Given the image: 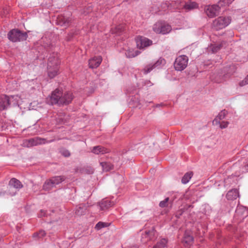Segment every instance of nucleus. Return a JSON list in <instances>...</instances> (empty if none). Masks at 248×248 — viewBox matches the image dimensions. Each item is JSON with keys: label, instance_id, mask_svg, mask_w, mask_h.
Listing matches in <instances>:
<instances>
[{"label": "nucleus", "instance_id": "obj_1", "mask_svg": "<svg viewBox=\"0 0 248 248\" xmlns=\"http://www.w3.org/2000/svg\"><path fill=\"white\" fill-rule=\"evenodd\" d=\"M60 61L56 53H53L49 57L47 62V74L50 78L55 77L59 70Z\"/></svg>", "mask_w": 248, "mask_h": 248}, {"label": "nucleus", "instance_id": "obj_2", "mask_svg": "<svg viewBox=\"0 0 248 248\" xmlns=\"http://www.w3.org/2000/svg\"><path fill=\"white\" fill-rule=\"evenodd\" d=\"M65 180V177L63 175L52 177L46 180L43 185L42 188L45 191H49Z\"/></svg>", "mask_w": 248, "mask_h": 248}, {"label": "nucleus", "instance_id": "obj_3", "mask_svg": "<svg viewBox=\"0 0 248 248\" xmlns=\"http://www.w3.org/2000/svg\"><path fill=\"white\" fill-rule=\"evenodd\" d=\"M8 38L13 42L25 41L28 37L26 32H23L17 29H12L7 34Z\"/></svg>", "mask_w": 248, "mask_h": 248}, {"label": "nucleus", "instance_id": "obj_4", "mask_svg": "<svg viewBox=\"0 0 248 248\" xmlns=\"http://www.w3.org/2000/svg\"><path fill=\"white\" fill-rule=\"evenodd\" d=\"M55 140V139H52L48 140L46 139L37 137L25 140L24 141L23 145L24 147L30 148L39 145L49 143L54 141Z\"/></svg>", "mask_w": 248, "mask_h": 248}, {"label": "nucleus", "instance_id": "obj_5", "mask_svg": "<svg viewBox=\"0 0 248 248\" xmlns=\"http://www.w3.org/2000/svg\"><path fill=\"white\" fill-rule=\"evenodd\" d=\"M188 62V58L186 55H180L175 60L174 67L176 70L181 71L186 67Z\"/></svg>", "mask_w": 248, "mask_h": 248}, {"label": "nucleus", "instance_id": "obj_6", "mask_svg": "<svg viewBox=\"0 0 248 248\" xmlns=\"http://www.w3.org/2000/svg\"><path fill=\"white\" fill-rule=\"evenodd\" d=\"M231 21L230 17L219 16L213 21V28L216 30L222 29L227 26Z\"/></svg>", "mask_w": 248, "mask_h": 248}, {"label": "nucleus", "instance_id": "obj_7", "mask_svg": "<svg viewBox=\"0 0 248 248\" xmlns=\"http://www.w3.org/2000/svg\"><path fill=\"white\" fill-rule=\"evenodd\" d=\"M154 31L157 33L167 34L171 30V26L163 22H157L153 26Z\"/></svg>", "mask_w": 248, "mask_h": 248}, {"label": "nucleus", "instance_id": "obj_8", "mask_svg": "<svg viewBox=\"0 0 248 248\" xmlns=\"http://www.w3.org/2000/svg\"><path fill=\"white\" fill-rule=\"evenodd\" d=\"M61 95L62 91L58 89H56L53 91L51 95L46 98L47 102L51 105L57 104L60 106Z\"/></svg>", "mask_w": 248, "mask_h": 248}, {"label": "nucleus", "instance_id": "obj_9", "mask_svg": "<svg viewBox=\"0 0 248 248\" xmlns=\"http://www.w3.org/2000/svg\"><path fill=\"white\" fill-rule=\"evenodd\" d=\"M137 47L139 49H143L152 45L153 42L149 39L141 36L136 38Z\"/></svg>", "mask_w": 248, "mask_h": 248}, {"label": "nucleus", "instance_id": "obj_10", "mask_svg": "<svg viewBox=\"0 0 248 248\" xmlns=\"http://www.w3.org/2000/svg\"><path fill=\"white\" fill-rule=\"evenodd\" d=\"M165 63V60L162 58H160L154 63H150L145 66L143 70V73L144 74H147L155 68H160L161 65H164Z\"/></svg>", "mask_w": 248, "mask_h": 248}, {"label": "nucleus", "instance_id": "obj_11", "mask_svg": "<svg viewBox=\"0 0 248 248\" xmlns=\"http://www.w3.org/2000/svg\"><path fill=\"white\" fill-rule=\"evenodd\" d=\"M13 102V97L6 95L0 96V110H3L9 108Z\"/></svg>", "mask_w": 248, "mask_h": 248}, {"label": "nucleus", "instance_id": "obj_12", "mask_svg": "<svg viewBox=\"0 0 248 248\" xmlns=\"http://www.w3.org/2000/svg\"><path fill=\"white\" fill-rule=\"evenodd\" d=\"M9 188L7 191V193L11 196H14L16 195V192H10V189L14 187L16 189H19L23 187V185L20 181L15 178H13L9 181Z\"/></svg>", "mask_w": 248, "mask_h": 248}, {"label": "nucleus", "instance_id": "obj_13", "mask_svg": "<svg viewBox=\"0 0 248 248\" xmlns=\"http://www.w3.org/2000/svg\"><path fill=\"white\" fill-rule=\"evenodd\" d=\"M205 11L208 17L212 18L219 14L220 11V8L217 4H216L211 6H208L205 9Z\"/></svg>", "mask_w": 248, "mask_h": 248}, {"label": "nucleus", "instance_id": "obj_14", "mask_svg": "<svg viewBox=\"0 0 248 248\" xmlns=\"http://www.w3.org/2000/svg\"><path fill=\"white\" fill-rule=\"evenodd\" d=\"M73 99V95L70 92H65L64 93L62 92L60 106L68 105L72 102Z\"/></svg>", "mask_w": 248, "mask_h": 248}, {"label": "nucleus", "instance_id": "obj_15", "mask_svg": "<svg viewBox=\"0 0 248 248\" xmlns=\"http://www.w3.org/2000/svg\"><path fill=\"white\" fill-rule=\"evenodd\" d=\"M234 165L235 166H239L240 171L241 173L248 172V158L239 160L234 164Z\"/></svg>", "mask_w": 248, "mask_h": 248}, {"label": "nucleus", "instance_id": "obj_16", "mask_svg": "<svg viewBox=\"0 0 248 248\" xmlns=\"http://www.w3.org/2000/svg\"><path fill=\"white\" fill-rule=\"evenodd\" d=\"M156 237V232L154 226L150 230H145V233L142 234V239L148 238L149 240H154Z\"/></svg>", "mask_w": 248, "mask_h": 248}, {"label": "nucleus", "instance_id": "obj_17", "mask_svg": "<svg viewBox=\"0 0 248 248\" xmlns=\"http://www.w3.org/2000/svg\"><path fill=\"white\" fill-rule=\"evenodd\" d=\"M172 204V202L170 201V197H167L164 200L160 202L159 206L161 208H166L165 212L168 213L171 209Z\"/></svg>", "mask_w": 248, "mask_h": 248}, {"label": "nucleus", "instance_id": "obj_18", "mask_svg": "<svg viewBox=\"0 0 248 248\" xmlns=\"http://www.w3.org/2000/svg\"><path fill=\"white\" fill-rule=\"evenodd\" d=\"M102 61V58L101 56L94 57L89 61V65L90 68H96L98 67Z\"/></svg>", "mask_w": 248, "mask_h": 248}, {"label": "nucleus", "instance_id": "obj_19", "mask_svg": "<svg viewBox=\"0 0 248 248\" xmlns=\"http://www.w3.org/2000/svg\"><path fill=\"white\" fill-rule=\"evenodd\" d=\"M113 205V202H111L109 199H104L99 202V205L100 210H105L112 206Z\"/></svg>", "mask_w": 248, "mask_h": 248}, {"label": "nucleus", "instance_id": "obj_20", "mask_svg": "<svg viewBox=\"0 0 248 248\" xmlns=\"http://www.w3.org/2000/svg\"><path fill=\"white\" fill-rule=\"evenodd\" d=\"M109 152L110 150L109 149L99 145L93 147L92 150V152L96 155L105 154Z\"/></svg>", "mask_w": 248, "mask_h": 248}, {"label": "nucleus", "instance_id": "obj_21", "mask_svg": "<svg viewBox=\"0 0 248 248\" xmlns=\"http://www.w3.org/2000/svg\"><path fill=\"white\" fill-rule=\"evenodd\" d=\"M71 19L69 17H65L62 16H59L57 18V22L58 24L62 26L67 27L71 22Z\"/></svg>", "mask_w": 248, "mask_h": 248}, {"label": "nucleus", "instance_id": "obj_22", "mask_svg": "<svg viewBox=\"0 0 248 248\" xmlns=\"http://www.w3.org/2000/svg\"><path fill=\"white\" fill-rule=\"evenodd\" d=\"M239 197V192L237 189L230 190L226 194V198L228 200H234Z\"/></svg>", "mask_w": 248, "mask_h": 248}, {"label": "nucleus", "instance_id": "obj_23", "mask_svg": "<svg viewBox=\"0 0 248 248\" xmlns=\"http://www.w3.org/2000/svg\"><path fill=\"white\" fill-rule=\"evenodd\" d=\"M183 7L186 10L190 11L198 8V5L195 2L188 1L184 2Z\"/></svg>", "mask_w": 248, "mask_h": 248}, {"label": "nucleus", "instance_id": "obj_24", "mask_svg": "<svg viewBox=\"0 0 248 248\" xmlns=\"http://www.w3.org/2000/svg\"><path fill=\"white\" fill-rule=\"evenodd\" d=\"M102 170L105 171H108L114 169V166L111 163L107 162H101L100 163Z\"/></svg>", "mask_w": 248, "mask_h": 248}, {"label": "nucleus", "instance_id": "obj_25", "mask_svg": "<svg viewBox=\"0 0 248 248\" xmlns=\"http://www.w3.org/2000/svg\"><path fill=\"white\" fill-rule=\"evenodd\" d=\"M193 241V237L192 236L189 232H186L184 237L183 241L184 243L187 244V245H190L192 241Z\"/></svg>", "mask_w": 248, "mask_h": 248}, {"label": "nucleus", "instance_id": "obj_26", "mask_svg": "<svg viewBox=\"0 0 248 248\" xmlns=\"http://www.w3.org/2000/svg\"><path fill=\"white\" fill-rule=\"evenodd\" d=\"M228 112L226 110L224 109L221 110L217 117L214 119V122H216L217 123H220V120H221L225 118V116L227 114Z\"/></svg>", "mask_w": 248, "mask_h": 248}, {"label": "nucleus", "instance_id": "obj_27", "mask_svg": "<svg viewBox=\"0 0 248 248\" xmlns=\"http://www.w3.org/2000/svg\"><path fill=\"white\" fill-rule=\"evenodd\" d=\"M139 54L138 51H134L133 49H128L125 51V55L127 58H133Z\"/></svg>", "mask_w": 248, "mask_h": 248}, {"label": "nucleus", "instance_id": "obj_28", "mask_svg": "<svg viewBox=\"0 0 248 248\" xmlns=\"http://www.w3.org/2000/svg\"><path fill=\"white\" fill-rule=\"evenodd\" d=\"M193 175V173L191 171L187 172L184 175L182 178V183L184 184L187 183Z\"/></svg>", "mask_w": 248, "mask_h": 248}, {"label": "nucleus", "instance_id": "obj_29", "mask_svg": "<svg viewBox=\"0 0 248 248\" xmlns=\"http://www.w3.org/2000/svg\"><path fill=\"white\" fill-rule=\"evenodd\" d=\"M172 3H170V1H165L161 3L160 5V8L161 10L165 11L169 8L171 9L172 7Z\"/></svg>", "mask_w": 248, "mask_h": 248}, {"label": "nucleus", "instance_id": "obj_30", "mask_svg": "<svg viewBox=\"0 0 248 248\" xmlns=\"http://www.w3.org/2000/svg\"><path fill=\"white\" fill-rule=\"evenodd\" d=\"M184 1L182 0L172 1L171 3H172V7L174 9H181L184 5Z\"/></svg>", "mask_w": 248, "mask_h": 248}, {"label": "nucleus", "instance_id": "obj_31", "mask_svg": "<svg viewBox=\"0 0 248 248\" xmlns=\"http://www.w3.org/2000/svg\"><path fill=\"white\" fill-rule=\"evenodd\" d=\"M167 239L163 238L158 242L153 248H164L167 245Z\"/></svg>", "mask_w": 248, "mask_h": 248}, {"label": "nucleus", "instance_id": "obj_32", "mask_svg": "<svg viewBox=\"0 0 248 248\" xmlns=\"http://www.w3.org/2000/svg\"><path fill=\"white\" fill-rule=\"evenodd\" d=\"M233 0H220L217 3V5L221 9V7L229 5Z\"/></svg>", "mask_w": 248, "mask_h": 248}, {"label": "nucleus", "instance_id": "obj_33", "mask_svg": "<svg viewBox=\"0 0 248 248\" xmlns=\"http://www.w3.org/2000/svg\"><path fill=\"white\" fill-rule=\"evenodd\" d=\"M233 0H220L217 3V5L221 9V7L229 5Z\"/></svg>", "mask_w": 248, "mask_h": 248}, {"label": "nucleus", "instance_id": "obj_34", "mask_svg": "<svg viewBox=\"0 0 248 248\" xmlns=\"http://www.w3.org/2000/svg\"><path fill=\"white\" fill-rule=\"evenodd\" d=\"M109 223L99 221L96 224L95 229L97 230H100L103 228L109 226Z\"/></svg>", "mask_w": 248, "mask_h": 248}, {"label": "nucleus", "instance_id": "obj_35", "mask_svg": "<svg viewBox=\"0 0 248 248\" xmlns=\"http://www.w3.org/2000/svg\"><path fill=\"white\" fill-rule=\"evenodd\" d=\"M124 31V26L123 25H119L115 27L114 30L113 31V33L120 34Z\"/></svg>", "mask_w": 248, "mask_h": 248}, {"label": "nucleus", "instance_id": "obj_36", "mask_svg": "<svg viewBox=\"0 0 248 248\" xmlns=\"http://www.w3.org/2000/svg\"><path fill=\"white\" fill-rule=\"evenodd\" d=\"M222 47L221 44H215L211 46V49L213 53H216Z\"/></svg>", "mask_w": 248, "mask_h": 248}, {"label": "nucleus", "instance_id": "obj_37", "mask_svg": "<svg viewBox=\"0 0 248 248\" xmlns=\"http://www.w3.org/2000/svg\"><path fill=\"white\" fill-rule=\"evenodd\" d=\"M46 233L43 230L40 231L38 232H36L33 234V237H38L39 238H41L43 237L46 235Z\"/></svg>", "mask_w": 248, "mask_h": 248}, {"label": "nucleus", "instance_id": "obj_38", "mask_svg": "<svg viewBox=\"0 0 248 248\" xmlns=\"http://www.w3.org/2000/svg\"><path fill=\"white\" fill-rule=\"evenodd\" d=\"M169 194H170V196H171V197L170 198V201L172 202V203L173 202V201L177 198L178 196V192H171L169 193Z\"/></svg>", "mask_w": 248, "mask_h": 248}, {"label": "nucleus", "instance_id": "obj_39", "mask_svg": "<svg viewBox=\"0 0 248 248\" xmlns=\"http://www.w3.org/2000/svg\"><path fill=\"white\" fill-rule=\"evenodd\" d=\"M246 208L243 206H238L236 209V213L239 214H243L245 212H246Z\"/></svg>", "mask_w": 248, "mask_h": 248}, {"label": "nucleus", "instance_id": "obj_40", "mask_svg": "<svg viewBox=\"0 0 248 248\" xmlns=\"http://www.w3.org/2000/svg\"><path fill=\"white\" fill-rule=\"evenodd\" d=\"M83 210H84L83 206H79L78 208L76 210V214L78 216L82 215L84 213V211H83Z\"/></svg>", "mask_w": 248, "mask_h": 248}, {"label": "nucleus", "instance_id": "obj_41", "mask_svg": "<svg viewBox=\"0 0 248 248\" xmlns=\"http://www.w3.org/2000/svg\"><path fill=\"white\" fill-rule=\"evenodd\" d=\"M93 10L92 7L91 6L89 5L87 7H85L82 12V13L84 15H87L88 13L91 12Z\"/></svg>", "mask_w": 248, "mask_h": 248}, {"label": "nucleus", "instance_id": "obj_42", "mask_svg": "<svg viewBox=\"0 0 248 248\" xmlns=\"http://www.w3.org/2000/svg\"><path fill=\"white\" fill-rule=\"evenodd\" d=\"M61 153L62 155L65 157H69L71 155L70 152L67 149H64L62 150Z\"/></svg>", "mask_w": 248, "mask_h": 248}, {"label": "nucleus", "instance_id": "obj_43", "mask_svg": "<svg viewBox=\"0 0 248 248\" xmlns=\"http://www.w3.org/2000/svg\"><path fill=\"white\" fill-rule=\"evenodd\" d=\"M248 84V75L246 78L239 83V85L241 87L244 86Z\"/></svg>", "mask_w": 248, "mask_h": 248}, {"label": "nucleus", "instance_id": "obj_44", "mask_svg": "<svg viewBox=\"0 0 248 248\" xmlns=\"http://www.w3.org/2000/svg\"><path fill=\"white\" fill-rule=\"evenodd\" d=\"M219 124H220V127L221 129H223V128H225L228 126V125L229 124V122H225V121H222L221 123L220 122Z\"/></svg>", "mask_w": 248, "mask_h": 248}, {"label": "nucleus", "instance_id": "obj_45", "mask_svg": "<svg viewBox=\"0 0 248 248\" xmlns=\"http://www.w3.org/2000/svg\"><path fill=\"white\" fill-rule=\"evenodd\" d=\"M41 214L39 215L40 217L45 215V213L43 210H41Z\"/></svg>", "mask_w": 248, "mask_h": 248}, {"label": "nucleus", "instance_id": "obj_46", "mask_svg": "<svg viewBox=\"0 0 248 248\" xmlns=\"http://www.w3.org/2000/svg\"><path fill=\"white\" fill-rule=\"evenodd\" d=\"M130 248H138V247L137 246H133L131 247Z\"/></svg>", "mask_w": 248, "mask_h": 248}, {"label": "nucleus", "instance_id": "obj_47", "mask_svg": "<svg viewBox=\"0 0 248 248\" xmlns=\"http://www.w3.org/2000/svg\"><path fill=\"white\" fill-rule=\"evenodd\" d=\"M181 214H182V213H180V214H179V216H177V215H176V216L177 217H179V216L181 215Z\"/></svg>", "mask_w": 248, "mask_h": 248}]
</instances>
